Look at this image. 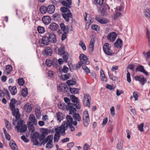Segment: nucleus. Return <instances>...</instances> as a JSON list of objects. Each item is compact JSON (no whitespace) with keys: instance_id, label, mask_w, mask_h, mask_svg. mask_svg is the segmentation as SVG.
<instances>
[{"instance_id":"nucleus-49","label":"nucleus","mask_w":150,"mask_h":150,"mask_svg":"<svg viewBox=\"0 0 150 150\" xmlns=\"http://www.w3.org/2000/svg\"><path fill=\"white\" fill-rule=\"evenodd\" d=\"M42 133L45 135V136L50 132V130L47 129L42 128Z\"/></svg>"},{"instance_id":"nucleus-3","label":"nucleus","mask_w":150,"mask_h":150,"mask_svg":"<svg viewBox=\"0 0 150 150\" xmlns=\"http://www.w3.org/2000/svg\"><path fill=\"white\" fill-rule=\"evenodd\" d=\"M83 119L84 126L87 127L90 122L89 116L87 111H85L83 112Z\"/></svg>"},{"instance_id":"nucleus-18","label":"nucleus","mask_w":150,"mask_h":150,"mask_svg":"<svg viewBox=\"0 0 150 150\" xmlns=\"http://www.w3.org/2000/svg\"><path fill=\"white\" fill-rule=\"evenodd\" d=\"M114 46L117 48H121L123 46V42L120 38H118L114 43Z\"/></svg>"},{"instance_id":"nucleus-40","label":"nucleus","mask_w":150,"mask_h":150,"mask_svg":"<svg viewBox=\"0 0 150 150\" xmlns=\"http://www.w3.org/2000/svg\"><path fill=\"white\" fill-rule=\"evenodd\" d=\"M144 15L148 18H150V9L147 8L144 11Z\"/></svg>"},{"instance_id":"nucleus-21","label":"nucleus","mask_w":150,"mask_h":150,"mask_svg":"<svg viewBox=\"0 0 150 150\" xmlns=\"http://www.w3.org/2000/svg\"><path fill=\"white\" fill-rule=\"evenodd\" d=\"M29 119L30 121H29L28 122H31V124L34 125H36L37 124V119L33 114L30 115L29 116Z\"/></svg>"},{"instance_id":"nucleus-33","label":"nucleus","mask_w":150,"mask_h":150,"mask_svg":"<svg viewBox=\"0 0 150 150\" xmlns=\"http://www.w3.org/2000/svg\"><path fill=\"white\" fill-rule=\"evenodd\" d=\"M71 77V75L69 73L65 74L64 75H62L61 76V79L63 81H66L69 79L70 77Z\"/></svg>"},{"instance_id":"nucleus-45","label":"nucleus","mask_w":150,"mask_h":150,"mask_svg":"<svg viewBox=\"0 0 150 150\" xmlns=\"http://www.w3.org/2000/svg\"><path fill=\"white\" fill-rule=\"evenodd\" d=\"M69 91L71 93L74 94L77 93L79 92V90L78 88H70Z\"/></svg>"},{"instance_id":"nucleus-55","label":"nucleus","mask_w":150,"mask_h":150,"mask_svg":"<svg viewBox=\"0 0 150 150\" xmlns=\"http://www.w3.org/2000/svg\"><path fill=\"white\" fill-rule=\"evenodd\" d=\"M4 121L5 122L6 127L8 130H10L11 129V124L6 120L5 119Z\"/></svg>"},{"instance_id":"nucleus-28","label":"nucleus","mask_w":150,"mask_h":150,"mask_svg":"<svg viewBox=\"0 0 150 150\" xmlns=\"http://www.w3.org/2000/svg\"><path fill=\"white\" fill-rule=\"evenodd\" d=\"M9 145L11 149L13 150H17V146L15 142L13 140L10 141Z\"/></svg>"},{"instance_id":"nucleus-32","label":"nucleus","mask_w":150,"mask_h":150,"mask_svg":"<svg viewBox=\"0 0 150 150\" xmlns=\"http://www.w3.org/2000/svg\"><path fill=\"white\" fill-rule=\"evenodd\" d=\"M24 123V121L21 120H20L18 122L17 126H16V128L18 131L21 127L23 125V124Z\"/></svg>"},{"instance_id":"nucleus-38","label":"nucleus","mask_w":150,"mask_h":150,"mask_svg":"<svg viewBox=\"0 0 150 150\" xmlns=\"http://www.w3.org/2000/svg\"><path fill=\"white\" fill-rule=\"evenodd\" d=\"M6 73L8 75L9 74L12 70V67L10 65H8L6 66Z\"/></svg>"},{"instance_id":"nucleus-35","label":"nucleus","mask_w":150,"mask_h":150,"mask_svg":"<svg viewBox=\"0 0 150 150\" xmlns=\"http://www.w3.org/2000/svg\"><path fill=\"white\" fill-rule=\"evenodd\" d=\"M57 51L58 54L60 55H62L66 53L65 52V48L63 46L58 48Z\"/></svg>"},{"instance_id":"nucleus-12","label":"nucleus","mask_w":150,"mask_h":150,"mask_svg":"<svg viewBox=\"0 0 150 150\" xmlns=\"http://www.w3.org/2000/svg\"><path fill=\"white\" fill-rule=\"evenodd\" d=\"M77 78L76 75H73L71 79L67 80V83L68 86H73L76 83V81Z\"/></svg>"},{"instance_id":"nucleus-29","label":"nucleus","mask_w":150,"mask_h":150,"mask_svg":"<svg viewBox=\"0 0 150 150\" xmlns=\"http://www.w3.org/2000/svg\"><path fill=\"white\" fill-rule=\"evenodd\" d=\"M73 117L74 120L78 122L81 120V117L78 113H75L73 114Z\"/></svg>"},{"instance_id":"nucleus-59","label":"nucleus","mask_w":150,"mask_h":150,"mask_svg":"<svg viewBox=\"0 0 150 150\" xmlns=\"http://www.w3.org/2000/svg\"><path fill=\"white\" fill-rule=\"evenodd\" d=\"M117 149L120 150H121L123 148L122 144L120 142H118L117 146Z\"/></svg>"},{"instance_id":"nucleus-27","label":"nucleus","mask_w":150,"mask_h":150,"mask_svg":"<svg viewBox=\"0 0 150 150\" xmlns=\"http://www.w3.org/2000/svg\"><path fill=\"white\" fill-rule=\"evenodd\" d=\"M60 26L61 29L64 31L69 33V28L68 26H66L64 23H61L60 24Z\"/></svg>"},{"instance_id":"nucleus-43","label":"nucleus","mask_w":150,"mask_h":150,"mask_svg":"<svg viewBox=\"0 0 150 150\" xmlns=\"http://www.w3.org/2000/svg\"><path fill=\"white\" fill-rule=\"evenodd\" d=\"M69 8H67V7H61L60 9V11L63 13H66L68 12H70V11L69 9Z\"/></svg>"},{"instance_id":"nucleus-23","label":"nucleus","mask_w":150,"mask_h":150,"mask_svg":"<svg viewBox=\"0 0 150 150\" xmlns=\"http://www.w3.org/2000/svg\"><path fill=\"white\" fill-rule=\"evenodd\" d=\"M55 7L53 5H50L47 7V12L48 13L52 14L54 12Z\"/></svg>"},{"instance_id":"nucleus-48","label":"nucleus","mask_w":150,"mask_h":150,"mask_svg":"<svg viewBox=\"0 0 150 150\" xmlns=\"http://www.w3.org/2000/svg\"><path fill=\"white\" fill-rule=\"evenodd\" d=\"M104 0H94V2L96 5L98 6H100V5H102V4L104 2Z\"/></svg>"},{"instance_id":"nucleus-4","label":"nucleus","mask_w":150,"mask_h":150,"mask_svg":"<svg viewBox=\"0 0 150 150\" xmlns=\"http://www.w3.org/2000/svg\"><path fill=\"white\" fill-rule=\"evenodd\" d=\"M101 14L103 16H104L106 13V12L110 9V7L108 5L106 4L103 3L102 5L100 6Z\"/></svg>"},{"instance_id":"nucleus-47","label":"nucleus","mask_w":150,"mask_h":150,"mask_svg":"<svg viewBox=\"0 0 150 150\" xmlns=\"http://www.w3.org/2000/svg\"><path fill=\"white\" fill-rule=\"evenodd\" d=\"M27 127L26 125H24L20 128L19 130L20 132L21 133L25 132L27 130Z\"/></svg>"},{"instance_id":"nucleus-24","label":"nucleus","mask_w":150,"mask_h":150,"mask_svg":"<svg viewBox=\"0 0 150 150\" xmlns=\"http://www.w3.org/2000/svg\"><path fill=\"white\" fill-rule=\"evenodd\" d=\"M24 110L28 113L30 112L32 110V107L31 105L28 103L25 105L24 106Z\"/></svg>"},{"instance_id":"nucleus-6","label":"nucleus","mask_w":150,"mask_h":150,"mask_svg":"<svg viewBox=\"0 0 150 150\" xmlns=\"http://www.w3.org/2000/svg\"><path fill=\"white\" fill-rule=\"evenodd\" d=\"M70 99L72 102L74 103H76L74 105L77 109H79L81 108V105L80 104L78 98L74 95H71L70 96Z\"/></svg>"},{"instance_id":"nucleus-57","label":"nucleus","mask_w":150,"mask_h":150,"mask_svg":"<svg viewBox=\"0 0 150 150\" xmlns=\"http://www.w3.org/2000/svg\"><path fill=\"white\" fill-rule=\"evenodd\" d=\"M109 21L108 20L104 18H102L100 21L99 23L101 24H105L108 23Z\"/></svg>"},{"instance_id":"nucleus-62","label":"nucleus","mask_w":150,"mask_h":150,"mask_svg":"<svg viewBox=\"0 0 150 150\" xmlns=\"http://www.w3.org/2000/svg\"><path fill=\"white\" fill-rule=\"evenodd\" d=\"M127 81L129 82L130 83L131 82V79L130 77V73L127 70Z\"/></svg>"},{"instance_id":"nucleus-42","label":"nucleus","mask_w":150,"mask_h":150,"mask_svg":"<svg viewBox=\"0 0 150 150\" xmlns=\"http://www.w3.org/2000/svg\"><path fill=\"white\" fill-rule=\"evenodd\" d=\"M91 28L94 30H95L97 32H99L100 30V27L96 25H92L91 26Z\"/></svg>"},{"instance_id":"nucleus-52","label":"nucleus","mask_w":150,"mask_h":150,"mask_svg":"<svg viewBox=\"0 0 150 150\" xmlns=\"http://www.w3.org/2000/svg\"><path fill=\"white\" fill-rule=\"evenodd\" d=\"M46 64L48 67H50L53 64V61L50 59H47L45 61Z\"/></svg>"},{"instance_id":"nucleus-22","label":"nucleus","mask_w":150,"mask_h":150,"mask_svg":"<svg viewBox=\"0 0 150 150\" xmlns=\"http://www.w3.org/2000/svg\"><path fill=\"white\" fill-rule=\"evenodd\" d=\"M71 0H66V1H63L62 2V4L64 6H66L67 8H70V6L71 4Z\"/></svg>"},{"instance_id":"nucleus-17","label":"nucleus","mask_w":150,"mask_h":150,"mask_svg":"<svg viewBox=\"0 0 150 150\" xmlns=\"http://www.w3.org/2000/svg\"><path fill=\"white\" fill-rule=\"evenodd\" d=\"M135 70L136 71H139L140 72L144 73L147 76L149 75L148 73L145 70L143 66L139 65L136 68Z\"/></svg>"},{"instance_id":"nucleus-25","label":"nucleus","mask_w":150,"mask_h":150,"mask_svg":"<svg viewBox=\"0 0 150 150\" xmlns=\"http://www.w3.org/2000/svg\"><path fill=\"white\" fill-rule=\"evenodd\" d=\"M8 89L12 95H14L16 93L17 90L15 86H10L8 87Z\"/></svg>"},{"instance_id":"nucleus-61","label":"nucleus","mask_w":150,"mask_h":150,"mask_svg":"<svg viewBox=\"0 0 150 150\" xmlns=\"http://www.w3.org/2000/svg\"><path fill=\"white\" fill-rule=\"evenodd\" d=\"M83 63V61H81L78 62L77 64H76V67L77 69H79L81 66L82 64Z\"/></svg>"},{"instance_id":"nucleus-39","label":"nucleus","mask_w":150,"mask_h":150,"mask_svg":"<svg viewBox=\"0 0 150 150\" xmlns=\"http://www.w3.org/2000/svg\"><path fill=\"white\" fill-rule=\"evenodd\" d=\"M52 17L55 21H56L60 20V15L58 13H55L52 15Z\"/></svg>"},{"instance_id":"nucleus-51","label":"nucleus","mask_w":150,"mask_h":150,"mask_svg":"<svg viewBox=\"0 0 150 150\" xmlns=\"http://www.w3.org/2000/svg\"><path fill=\"white\" fill-rule=\"evenodd\" d=\"M18 84L20 86H23L25 83V82L23 78H19L18 80Z\"/></svg>"},{"instance_id":"nucleus-5","label":"nucleus","mask_w":150,"mask_h":150,"mask_svg":"<svg viewBox=\"0 0 150 150\" xmlns=\"http://www.w3.org/2000/svg\"><path fill=\"white\" fill-rule=\"evenodd\" d=\"M91 97L89 94H86L84 96L83 104L84 106L90 107V105Z\"/></svg>"},{"instance_id":"nucleus-60","label":"nucleus","mask_w":150,"mask_h":150,"mask_svg":"<svg viewBox=\"0 0 150 150\" xmlns=\"http://www.w3.org/2000/svg\"><path fill=\"white\" fill-rule=\"evenodd\" d=\"M66 124V121H64L62 123V125L59 127V129L60 131L64 129L65 126Z\"/></svg>"},{"instance_id":"nucleus-30","label":"nucleus","mask_w":150,"mask_h":150,"mask_svg":"<svg viewBox=\"0 0 150 150\" xmlns=\"http://www.w3.org/2000/svg\"><path fill=\"white\" fill-rule=\"evenodd\" d=\"M16 102H17V101L16 100L15 98H12L9 104V107L10 108L13 109L15 107V104Z\"/></svg>"},{"instance_id":"nucleus-50","label":"nucleus","mask_w":150,"mask_h":150,"mask_svg":"<svg viewBox=\"0 0 150 150\" xmlns=\"http://www.w3.org/2000/svg\"><path fill=\"white\" fill-rule=\"evenodd\" d=\"M143 54L147 59L150 58V50H149L147 52L144 51L143 52Z\"/></svg>"},{"instance_id":"nucleus-58","label":"nucleus","mask_w":150,"mask_h":150,"mask_svg":"<svg viewBox=\"0 0 150 150\" xmlns=\"http://www.w3.org/2000/svg\"><path fill=\"white\" fill-rule=\"evenodd\" d=\"M79 45L81 47L83 50H86V45L82 41H80Z\"/></svg>"},{"instance_id":"nucleus-36","label":"nucleus","mask_w":150,"mask_h":150,"mask_svg":"<svg viewBox=\"0 0 150 150\" xmlns=\"http://www.w3.org/2000/svg\"><path fill=\"white\" fill-rule=\"evenodd\" d=\"M146 37L148 40V44L149 46H150V32L148 28H146Z\"/></svg>"},{"instance_id":"nucleus-41","label":"nucleus","mask_w":150,"mask_h":150,"mask_svg":"<svg viewBox=\"0 0 150 150\" xmlns=\"http://www.w3.org/2000/svg\"><path fill=\"white\" fill-rule=\"evenodd\" d=\"M28 94V89L27 88H25L23 89L21 92V95L24 97H26Z\"/></svg>"},{"instance_id":"nucleus-37","label":"nucleus","mask_w":150,"mask_h":150,"mask_svg":"<svg viewBox=\"0 0 150 150\" xmlns=\"http://www.w3.org/2000/svg\"><path fill=\"white\" fill-rule=\"evenodd\" d=\"M56 115L57 116V120L59 121V122H60L63 119V117L62 113L58 112L56 113Z\"/></svg>"},{"instance_id":"nucleus-20","label":"nucleus","mask_w":150,"mask_h":150,"mask_svg":"<svg viewBox=\"0 0 150 150\" xmlns=\"http://www.w3.org/2000/svg\"><path fill=\"white\" fill-rule=\"evenodd\" d=\"M59 26L56 23L54 22L52 23L49 25V28L52 31L56 30L58 28Z\"/></svg>"},{"instance_id":"nucleus-64","label":"nucleus","mask_w":150,"mask_h":150,"mask_svg":"<svg viewBox=\"0 0 150 150\" xmlns=\"http://www.w3.org/2000/svg\"><path fill=\"white\" fill-rule=\"evenodd\" d=\"M143 123H141L140 125H138V129L141 132H142L143 131Z\"/></svg>"},{"instance_id":"nucleus-63","label":"nucleus","mask_w":150,"mask_h":150,"mask_svg":"<svg viewBox=\"0 0 150 150\" xmlns=\"http://www.w3.org/2000/svg\"><path fill=\"white\" fill-rule=\"evenodd\" d=\"M49 139L48 138V136L46 138L43 139L42 142L40 145H44L48 141Z\"/></svg>"},{"instance_id":"nucleus-53","label":"nucleus","mask_w":150,"mask_h":150,"mask_svg":"<svg viewBox=\"0 0 150 150\" xmlns=\"http://www.w3.org/2000/svg\"><path fill=\"white\" fill-rule=\"evenodd\" d=\"M66 118L67 119V121H66V122H67L69 123H72L73 121V120L72 117L70 115H67L66 117Z\"/></svg>"},{"instance_id":"nucleus-15","label":"nucleus","mask_w":150,"mask_h":150,"mask_svg":"<svg viewBox=\"0 0 150 150\" xmlns=\"http://www.w3.org/2000/svg\"><path fill=\"white\" fill-rule=\"evenodd\" d=\"M68 88L66 85L64 83H61L59 85L58 89L62 92L67 91Z\"/></svg>"},{"instance_id":"nucleus-26","label":"nucleus","mask_w":150,"mask_h":150,"mask_svg":"<svg viewBox=\"0 0 150 150\" xmlns=\"http://www.w3.org/2000/svg\"><path fill=\"white\" fill-rule=\"evenodd\" d=\"M100 77L102 81L106 82L107 81V79L105 77L103 70L101 69L100 70Z\"/></svg>"},{"instance_id":"nucleus-8","label":"nucleus","mask_w":150,"mask_h":150,"mask_svg":"<svg viewBox=\"0 0 150 150\" xmlns=\"http://www.w3.org/2000/svg\"><path fill=\"white\" fill-rule=\"evenodd\" d=\"M48 38L49 41L52 43H55L57 41L55 35L53 33H46Z\"/></svg>"},{"instance_id":"nucleus-44","label":"nucleus","mask_w":150,"mask_h":150,"mask_svg":"<svg viewBox=\"0 0 150 150\" xmlns=\"http://www.w3.org/2000/svg\"><path fill=\"white\" fill-rule=\"evenodd\" d=\"M37 30L39 33L43 34L45 32V29L43 27L38 26L37 28Z\"/></svg>"},{"instance_id":"nucleus-11","label":"nucleus","mask_w":150,"mask_h":150,"mask_svg":"<svg viewBox=\"0 0 150 150\" xmlns=\"http://www.w3.org/2000/svg\"><path fill=\"white\" fill-rule=\"evenodd\" d=\"M42 53L44 56L47 57L51 56L52 53V51L50 47H47L45 48Z\"/></svg>"},{"instance_id":"nucleus-19","label":"nucleus","mask_w":150,"mask_h":150,"mask_svg":"<svg viewBox=\"0 0 150 150\" xmlns=\"http://www.w3.org/2000/svg\"><path fill=\"white\" fill-rule=\"evenodd\" d=\"M43 23L45 25H48L51 22V18L48 16H45L42 18Z\"/></svg>"},{"instance_id":"nucleus-34","label":"nucleus","mask_w":150,"mask_h":150,"mask_svg":"<svg viewBox=\"0 0 150 150\" xmlns=\"http://www.w3.org/2000/svg\"><path fill=\"white\" fill-rule=\"evenodd\" d=\"M27 125H28V128L30 132H33L35 131V127L33 125L31 124V122H28Z\"/></svg>"},{"instance_id":"nucleus-54","label":"nucleus","mask_w":150,"mask_h":150,"mask_svg":"<svg viewBox=\"0 0 150 150\" xmlns=\"http://www.w3.org/2000/svg\"><path fill=\"white\" fill-rule=\"evenodd\" d=\"M39 136V134L38 132H35L33 134L32 138L33 139H38Z\"/></svg>"},{"instance_id":"nucleus-10","label":"nucleus","mask_w":150,"mask_h":150,"mask_svg":"<svg viewBox=\"0 0 150 150\" xmlns=\"http://www.w3.org/2000/svg\"><path fill=\"white\" fill-rule=\"evenodd\" d=\"M117 34L115 32H112L109 33L107 36L108 40L110 41H114L117 36Z\"/></svg>"},{"instance_id":"nucleus-9","label":"nucleus","mask_w":150,"mask_h":150,"mask_svg":"<svg viewBox=\"0 0 150 150\" xmlns=\"http://www.w3.org/2000/svg\"><path fill=\"white\" fill-rule=\"evenodd\" d=\"M134 79L135 80L139 81L140 84L143 86L146 83L147 80L142 76H135Z\"/></svg>"},{"instance_id":"nucleus-31","label":"nucleus","mask_w":150,"mask_h":150,"mask_svg":"<svg viewBox=\"0 0 150 150\" xmlns=\"http://www.w3.org/2000/svg\"><path fill=\"white\" fill-rule=\"evenodd\" d=\"M47 7L44 5L41 6L40 8V13L43 14H44L47 12Z\"/></svg>"},{"instance_id":"nucleus-2","label":"nucleus","mask_w":150,"mask_h":150,"mask_svg":"<svg viewBox=\"0 0 150 150\" xmlns=\"http://www.w3.org/2000/svg\"><path fill=\"white\" fill-rule=\"evenodd\" d=\"M50 42L48 38L46 35V33L42 37V39H40L38 40V43L41 47H43L44 45H48Z\"/></svg>"},{"instance_id":"nucleus-13","label":"nucleus","mask_w":150,"mask_h":150,"mask_svg":"<svg viewBox=\"0 0 150 150\" xmlns=\"http://www.w3.org/2000/svg\"><path fill=\"white\" fill-rule=\"evenodd\" d=\"M49 139L46 145V147L47 148H52L53 146L52 140L53 136L52 135H50L48 136Z\"/></svg>"},{"instance_id":"nucleus-56","label":"nucleus","mask_w":150,"mask_h":150,"mask_svg":"<svg viewBox=\"0 0 150 150\" xmlns=\"http://www.w3.org/2000/svg\"><path fill=\"white\" fill-rule=\"evenodd\" d=\"M63 55V59L64 60V62H67L69 54L67 52Z\"/></svg>"},{"instance_id":"nucleus-1","label":"nucleus","mask_w":150,"mask_h":150,"mask_svg":"<svg viewBox=\"0 0 150 150\" xmlns=\"http://www.w3.org/2000/svg\"><path fill=\"white\" fill-rule=\"evenodd\" d=\"M111 46L108 43H106L103 46V49L104 52L107 55H112L113 52L110 49Z\"/></svg>"},{"instance_id":"nucleus-7","label":"nucleus","mask_w":150,"mask_h":150,"mask_svg":"<svg viewBox=\"0 0 150 150\" xmlns=\"http://www.w3.org/2000/svg\"><path fill=\"white\" fill-rule=\"evenodd\" d=\"M75 105L74 104H70L68 106H66V110L67 111H69V114L71 115L76 113V111Z\"/></svg>"},{"instance_id":"nucleus-46","label":"nucleus","mask_w":150,"mask_h":150,"mask_svg":"<svg viewBox=\"0 0 150 150\" xmlns=\"http://www.w3.org/2000/svg\"><path fill=\"white\" fill-rule=\"evenodd\" d=\"M79 58L80 60H83L84 61H87L88 59L87 56L83 54H80Z\"/></svg>"},{"instance_id":"nucleus-14","label":"nucleus","mask_w":150,"mask_h":150,"mask_svg":"<svg viewBox=\"0 0 150 150\" xmlns=\"http://www.w3.org/2000/svg\"><path fill=\"white\" fill-rule=\"evenodd\" d=\"M11 110L12 111L13 115L14 116H15V118L16 120L19 119L20 117V115L19 113V110L18 108H15L14 107V108L13 109L10 108Z\"/></svg>"},{"instance_id":"nucleus-16","label":"nucleus","mask_w":150,"mask_h":150,"mask_svg":"<svg viewBox=\"0 0 150 150\" xmlns=\"http://www.w3.org/2000/svg\"><path fill=\"white\" fill-rule=\"evenodd\" d=\"M62 15L63 18L67 22H69V18H72V15L71 11L70 12L66 13H62Z\"/></svg>"}]
</instances>
